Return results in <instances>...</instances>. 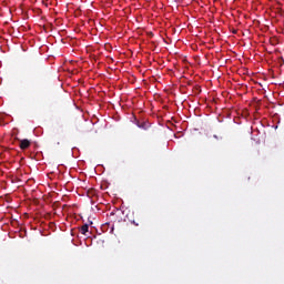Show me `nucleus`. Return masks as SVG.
<instances>
[{
    "instance_id": "f257e3e1",
    "label": "nucleus",
    "mask_w": 284,
    "mask_h": 284,
    "mask_svg": "<svg viewBox=\"0 0 284 284\" xmlns=\"http://www.w3.org/2000/svg\"><path fill=\"white\" fill-rule=\"evenodd\" d=\"M135 125L144 131H148L151 128V124L148 121H140L138 119H135Z\"/></svg>"
},
{
    "instance_id": "f03ea898",
    "label": "nucleus",
    "mask_w": 284,
    "mask_h": 284,
    "mask_svg": "<svg viewBox=\"0 0 284 284\" xmlns=\"http://www.w3.org/2000/svg\"><path fill=\"white\" fill-rule=\"evenodd\" d=\"M31 146V141L28 139L20 140V150L26 151Z\"/></svg>"
},
{
    "instance_id": "7ed1b4c3",
    "label": "nucleus",
    "mask_w": 284,
    "mask_h": 284,
    "mask_svg": "<svg viewBox=\"0 0 284 284\" xmlns=\"http://www.w3.org/2000/svg\"><path fill=\"white\" fill-rule=\"evenodd\" d=\"M81 234H83V236H85L87 232H89V225L84 224L81 226L80 229Z\"/></svg>"
},
{
    "instance_id": "20e7f679",
    "label": "nucleus",
    "mask_w": 284,
    "mask_h": 284,
    "mask_svg": "<svg viewBox=\"0 0 284 284\" xmlns=\"http://www.w3.org/2000/svg\"><path fill=\"white\" fill-rule=\"evenodd\" d=\"M133 223L135 224V226H139V223H136L135 221H133Z\"/></svg>"
}]
</instances>
